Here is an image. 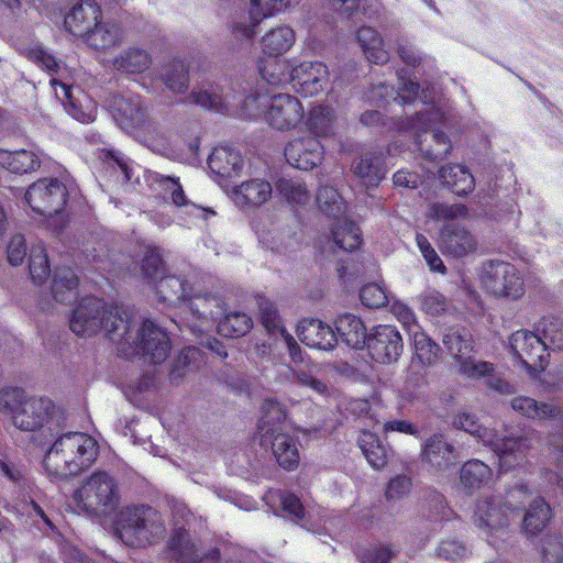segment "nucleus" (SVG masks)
I'll return each mask as SVG.
<instances>
[{"label":"nucleus","instance_id":"1","mask_svg":"<svg viewBox=\"0 0 563 563\" xmlns=\"http://www.w3.org/2000/svg\"><path fill=\"white\" fill-rule=\"evenodd\" d=\"M77 335H93L104 330L115 342L132 343L154 363H162L169 354L170 344L165 331L151 320L143 321L136 336L132 335L133 313L126 308L107 306L96 297L85 298L74 310L69 321Z\"/></svg>","mask_w":563,"mask_h":563},{"label":"nucleus","instance_id":"2","mask_svg":"<svg viewBox=\"0 0 563 563\" xmlns=\"http://www.w3.org/2000/svg\"><path fill=\"white\" fill-rule=\"evenodd\" d=\"M99 455L97 440L85 432H65L55 437L43 459L45 473L55 479L76 476L90 468Z\"/></svg>","mask_w":563,"mask_h":563},{"label":"nucleus","instance_id":"3","mask_svg":"<svg viewBox=\"0 0 563 563\" xmlns=\"http://www.w3.org/2000/svg\"><path fill=\"white\" fill-rule=\"evenodd\" d=\"M453 424L489 446L498 456L500 471L507 472L523 462L529 449L526 438L501 435L493 429L481 426L474 415L465 411L459 412L453 418Z\"/></svg>","mask_w":563,"mask_h":563},{"label":"nucleus","instance_id":"4","mask_svg":"<svg viewBox=\"0 0 563 563\" xmlns=\"http://www.w3.org/2000/svg\"><path fill=\"white\" fill-rule=\"evenodd\" d=\"M120 499L118 482L103 471L93 472L81 482L73 494L76 507L95 517H107L114 512Z\"/></svg>","mask_w":563,"mask_h":563},{"label":"nucleus","instance_id":"5","mask_svg":"<svg viewBox=\"0 0 563 563\" xmlns=\"http://www.w3.org/2000/svg\"><path fill=\"white\" fill-rule=\"evenodd\" d=\"M243 111L251 117L263 114L272 128L280 131L295 129L303 119L302 103L289 93L249 96Z\"/></svg>","mask_w":563,"mask_h":563},{"label":"nucleus","instance_id":"6","mask_svg":"<svg viewBox=\"0 0 563 563\" xmlns=\"http://www.w3.org/2000/svg\"><path fill=\"white\" fill-rule=\"evenodd\" d=\"M113 118L128 133L151 146L165 139L163 126L147 114V108L139 96L114 98Z\"/></svg>","mask_w":563,"mask_h":563},{"label":"nucleus","instance_id":"7","mask_svg":"<svg viewBox=\"0 0 563 563\" xmlns=\"http://www.w3.org/2000/svg\"><path fill=\"white\" fill-rule=\"evenodd\" d=\"M118 530L122 540L132 545L151 544L162 538L165 521L151 506H126L119 514Z\"/></svg>","mask_w":563,"mask_h":563},{"label":"nucleus","instance_id":"8","mask_svg":"<svg viewBox=\"0 0 563 563\" xmlns=\"http://www.w3.org/2000/svg\"><path fill=\"white\" fill-rule=\"evenodd\" d=\"M551 323L543 330V339L533 332L519 330L511 334L509 344L515 356L527 367L543 368L548 349H563V333Z\"/></svg>","mask_w":563,"mask_h":563},{"label":"nucleus","instance_id":"9","mask_svg":"<svg viewBox=\"0 0 563 563\" xmlns=\"http://www.w3.org/2000/svg\"><path fill=\"white\" fill-rule=\"evenodd\" d=\"M443 345L454 360L457 373L470 379H481L494 372V364L475 360L474 342L470 333L450 331L443 336Z\"/></svg>","mask_w":563,"mask_h":563},{"label":"nucleus","instance_id":"10","mask_svg":"<svg viewBox=\"0 0 563 563\" xmlns=\"http://www.w3.org/2000/svg\"><path fill=\"white\" fill-rule=\"evenodd\" d=\"M63 417L55 404L45 397H26L15 409L13 426L22 431H36L47 427L51 432L60 429Z\"/></svg>","mask_w":563,"mask_h":563},{"label":"nucleus","instance_id":"11","mask_svg":"<svg viewBox=\"0 0 563 563\" xmlns=\"http://www.w3.org/2000/svg\"><path fill=\"white\" fill-rule=\"evenodd\" d=\"M482 286L495 297L518 299L525 294L520 272L510 263L492 261L483 265Z\"/></svg>","mask_w":563,"mask_h":563},{"label":"nucleus","instance_id":"12","mask_svg":"<svg viewBox=\"0 0 563 563\" xmlns=\"http://www.w3.org/2000/svg\"><path fill=\"white\" fill-rule=\"evenodd\" d=\"M67 189L56 178H43L33 183L25 192V201L33 212L52 216L66 205Z\"/></svg>","mask_w":563,"mask_h":563},{"label":"nucleus","instance_id":"13","mask_svg":"<svg viewBox=\"0 0 563 563\" xmlns=\"http://www.w3.org/2000/svg\"><path fill=\"white\" fill-rule=\"evenodd\" d=\"M517 516L518 512L515 508L503 505L501 498L498 496H490L481 498L474 510L473 523L477 527L481 533L490 542L494 533L505 529L510 516Z\"/></svg>","mask_w":563,"mask_h":563},{"label":"nucleus","instance_id":"14","mask_svg":"<svg viewBox=\"0 0 563 563\" xmlns=\"http://www.w3.org/2000/svg\"><path fill=\"white\" fill-rule=\"evenodd\" d=\"M168 555L175 563H214L220 558L218 549L202 554L198 540L187 530L180 528L172 534L168 541Z\"/></svg>","mask_w":563,"mask_h":563},{"label":"nucleus","instance_id":"15","mask_svg":"<svg viewBox=\"0 0 563 563\" xmlns=\"http://www.w3.org/2000/svg\"><path fill=\"white\" fill-rule=\"evenodd\" d=\"M366 342L371 356L378 363L396 362L404 347L399 331L388 324L376 327Z\"/></svg>","mask_w":563,"mask_h":563},{"label":"nucleus","instance_id":"16","mask_svg":"<svg viewBox=\"0 0 563 563\" xmlns=\"http://www.w3.org/2000/svg\"><path fill=\"white\" fill-rule=\"evenodd\" d=\"M328 80L327 65L321 62H302L295 65L290 84L299 95L312 97L325 88Z\"/></svg>","mask_w":563,"mask_h":563},{"label":"nucleus","instance_id":"17","mask_svg":"<svg viewBox=\"0 0 563 563\" xmlns=\"http://www.w3.org/2000/svg\"><path fill=\"white\" fill-rule=\"evenodd\" d=\"M261 444L269 446L279 466L287 471L295 470L300 461L297 438L290 434L289 427L278 431L261 434Z\"/></svg>","mask_w":563,"mask_h":563},{"label":"nucleus","instance_id":"18","mask_svg":"<svg viewBox=\"0 0 563 563\" xmlns=\"http://www.w3.org/2000/svg\"><path fill=\"white\" fill-rule=\"evenodd\" d=\"M280 12L277 0H251L247 14L233 21L231 31L236 38L252 40L260 23Z\"/></svg>","mask_w":563,"mask_h":563},{"label":"nucleus","instance_id":"19","mask_svg":"<svg viewBox=\"0 0 563 563\" xmlns=\"http://www.w3.org/2000/svg\"><path fill=\"white\" fill-rule=\"evenodd\" d=\"M285 157L289 165L309 170L321 163L322 146L316 137H299L285 147Z\"/></svg>","mask_w":563,"mask_h":563},{"label":"nucleus","instance_id":"20","mask_svg":"<svg viewBox=\"0 0 563 563\" xmlns=\"http://www.w3.org/2000/svg\"><path fill=\"white\" fill-rule=\"evenodd\" d=\"M439 246L445 255L463 257L476 251L477 239L462 225L448 224L441 229Z\"/></svg>","mask_w":563,"mask_h":563},{"label":"nucleus","instance_id":"21","mask_svg":"<svg viewBox=\"0 0 563 563\" xmlns=\"http://www.w3.org/2000/svg\"><path fill=\"white\" fill-rule=\"evenodd\" d=\"M100 19V7L91 0H86L73 7L65 16L64 24L70 33L84 40Z\"/></svg>","mask_w":563,"mask_h":563},{"label":"nucleus","instance_id":"22","mask_svg":"<svg viewBox=\"0 0 563 563\" xmlns=\"http://www.w3.org/2000/svg\"><path fill=\"white\" fill-rule=\"evenodd\" d=\"M297 334L303 344L318 350L330 351L338 342L332 328L318 319L302 320Z\"/></svg>","mask_w":563,"mask_h":563},{"label":"nucleus","instance_id":"23","mask_svg":"<svg viewBox=\"0 0 563 563\" xmlns=\"http://www.w3.org/2000/svg\"><path fill=\"white\" fill-rule=\"evenodd\" d=\"M124 38L123 29L114 22L102 21L85 36L84 42L97 51H108L119 45Z\"/></svg>","mask_w":563,"mask_h":563},{"label":"nucleus","instance_id":"24","mask_svg":"<svg viewBox=\"0 0 563 563\" xmlns=\"http://www.w3.org/2000/svg\"><path fill=\"white\" fill-rule=\"evenodd\" d=\"M511 408L519 415L538 420H560L563 418V409L554 404L539 402L527 396H518L511 399Z\"/></svg>","mask_w":563,"mask_h":563},{"label":"nucleus","instance_id":"25","mask_svg":"<svg viewBox=\"0 0 563 563\" xmlns=\"http://www.w3.org/2000/svg\"><path fill=\"white\" fill-rule=\"evenodd\" d=\"M422 461L438 468L455 463L454 448L443 435L434 434L426 440L421 449Z\"/></svg>","mask_w":563,"mask_h":563},{"label":"nucleus","instance_id":"26","mask_svg":"<svg viewBox=\"0 0 563 563\" xmlns=\"http://www.w3.org/2000/svg\"><path fill=\"white\" fill-rule=\"evenodd\" d=\"M208 166L212 173L230 178L239 175L243 167V159L238 151L229 146H220L209 155Z\"/></svg>","mask_w":563,"mask_h":563},{"label":"nucleus","instance_id":"27","mask_svg":"<svg viewBox=\"0 0 563 563\" xmlns=\"http://www.w3.org/2000/svg\"><path fill=\"white\" fill-rule=\"evenodd\" d=\"M261 77L268 85L280 87L290 84L295 65L289 59L266 56L257 63Z\"/></svg>","mask_w":563,"mask_h":563},{"label":"nucleus","instance_id":"28","mask_svg":"<svg viewBox=\"0 0 563 563\" xmlns=\"http://www.w3.org/2000/svg\"><path fill=\"white\" fill-rule=\"evenodd\" d=\"M273 195L269 181L254 178L242 183L235 190V202L241 206L260 207L267 202Z\"/></svg>","mask_w":563,"mask_h":563},{"label":"nucleus","instance_id":"29","mask_svg":"<svg viewBox=\"0 0 563 563\" xmlns=\"http://www.w3.org/2000/svg\"><path fill=\"white\" fill-rule=\"evenodd\" d=\"M352 170L364 185L377 186L386 174L382 153H365L352 164Z\"/></svg>","mask_w":563,"mask_h":563},{"label":"nucleus","instance_id":"30","mask_svg":"<svg viewBox=\"0 0 563 563\" xmlns=\"http://www.w3.org/2000/svg\"><path fill=\"white\" fill-rule=\"evenodd\" d=\"M295 42L296 34L294 30L283 25L266 32L261 38V47L266 56L279 57L287 53Z\"/></svg>","mask_w":563,"mask_h":563},{"label":"nucleus","instance_id":"31","mask_svg":"<svg viewBox=\"0 0 563 563\" xmlns=\"http://www.w3.org/2000/svg\"><path fill=\"white\" fill-rule=\"evenodd\" d=\"M335 329L342 341L353 349H362L367 339L363 321L354 314L343 313L335 320Z\"/></svg>","mask_w":563,"mask_h":563},{"label":"nucleus","instance_id":"32","mask_svg":"<svg viewBox=\"0 0 563 563\" xmlns=\"http://www.w3.org/2000/svg\"><path fill=\"white\" fill-rule=\"evenodd\" d=\"M357 41L366 56L374 64H385L389 59V53L385 48L379 33L371 26H362L356 33Z\"/></svg>","mask_w":563,"mask_h":563},{"label":"nucleus","instance_id":"33","mask_svg":"<svg viewBox=\"0 0 563 563\" xmlns=\"http://www.w3.org/2000/svg\"><path fill=\"white\" fill-rule=\"evenodd\" d=\"M223 306V300L219 296L196 295L189 299L187 308L192 317H196L203 323H209L222 314Z\"/></svg>","mask_w":563,"mask_h":563},{"label":"nucleus","instance_id":"34","mask_svg":"<svg viewBox=\"0 0 563 563\" xmlns=\"http://www.w3.org/2000/svg\"><path fill=\"white\" fill-rule=\"evenodd\" d=\"M0 165L14 174H25L35 170L40 166V159L32 150H1Z\"/></svg>","mask_w":563,"mask_h":563},{"label":"nucleus","instance_id":"35","mask_svg":"<svg viewBox=\"0 0 563 563\" xmlns=\"http://www.w3.org/2000/svg\"><path fill=\"white\" fill-rule=\"evenodd\" d=\"M439 174L442 183L459 196L467 195L474 188V177L463 165L443 166Z\"/></svg>","mask_w":563,"mask_h":563},{"label":"nucleus","instance_id":"36","mask_svg":"<svg viewBox=\"0 0 563 563\" xmlns=\"http://www.w3.org/2000/svg\"><path fill=\"white\" fill-rule=\"evenodd\" d=\"M151 64V55L139 47H129L113 59V67L128 74H140L148 69Z\"/></svg>","mask_w":563,"mask_h":563},{"label":"nucleus","instance_id":"37","mask_svg":"<svg viewBox=\"0 0 563 563\" xmlns=\"http://www.w3.org/2000/svg\"><path fill=\"white\" fill-rule=\"evenodd\" d=\"M335 115L332 108L328 106H316L307 115L305 124L316 136L327 137L334 134Z\"/></svg>","mask_w":563,"mask_h":563},{"label":"nucleus","instance_id":"38","mask_svg":"<svg viewBox=\"0 0 563 563\" xmlns=\"http://www.w3.org/2000/svg\"><path fill=\"white\" fill-rule=\"evenodd\" d=\"M78 278L74 271L67 267L54 272L52 292L59 302H71L77 297Z\"/></svg>","mask_w":563,"mask_h":563},{"label":"nucleus","instance_id":"39","mask_svg":"<svg viewBox=\"0 0 563 563\" xmlns=\"http://www.w3.org/2000/svg\"><path fill=\"white\" fill-rule=\"evenodd\" d=\"M358 445L373 468L380 470L387 464L388 449L380 443L375 433L363 431L358 439Z\"/></svg>","mask_w":563,"mask_h":563},{"label":"nucleus","instance_id":"40","mask_svg":"<svg viewBox=\"0 0 563 563\" xmlns=\"http://www.w3.org/2000/svg\"><path fill=\"white\" fill-rule=\"evenodd\" d=\"M493 472L488 465L479 460H470L461 468L460 479L465 488H481L490 482Z\"/></svg>","mask_w":563,"mask_h":563},{"label":"nucleus","instance_id":"41","mask_svg":"<svg viewBox=\"0 0 563 563\" xmlns=\"http://www.w3.org/2000/svg\"><path fill=\"white\" fill-rule=\"evenodd\" d=\"M262 417L258 423L260 433H266V431H278L284 428H288L285 423L286 411L284 407L274 399H265L262 404Z\"/></svg>","mask_w":563,"mask_h":563},{"label":"nucleus","instance_id":"42","mask_svg":"<svg viewBox=\"0 0 563 563\" xmlns=\"http://www.w3.org/2000/svg\"><path fill=\"white\" fill-rule=\"evenodd\" d=\"M332 236L334 244L345 252L356 250L362 243L360 229L347 220H340L333 225Z\"/></svg>","mask_w":563,"mask_h":563},{"label":"nucleus","instance_id":"43","mask_svg":"<svg viewBox=\"0 0 563 563\" xmlns=\"http://www.w3.org/2000/svg\"><path fill=\"white\" fill-rule=\"evenodd\" d=\"M327 2L334 11L346 15L361 12L367 18H373L380 10L378 0H327Z\"/></svg>","mask_w":563,"mask_h":563},{"label":"nucleus","instance_id":"44","mask_svg":"<svg viewBox=\"0 0 563 563\" xmlns=\"http://www.w3.org/2000/svg\"><path fill=\"white\" fill-rule=\"evenodd\" d=\"M551 518L549 505L541 498L536 499L523 518V526L528 533L534 536L542 531Z\"/></svg>","mask_w":563,"mask_h":563},{"label":"nucleus","instance_id":"45","mask_svg":"<svg viewBox=\"0 0 563 563\" xmlns=\"http://www.w3.org/2000/svg\"><path fill=\"white\" fill-rule=\"evenodd\" d=\"M253 327L252 319L243 312H231L218 324V332L227 338L245 335Z\"/></svg>","mask_w":563,"mask_h":563},{"label":"nucleus","instance_id":"46","mask_svg":"<svg viewBox=\"0 0 563 563\" xmlns=\"http://www.w3.org/2000/svg\"><path fill=\"white\" fill-rule=\"evenodd\" d=\"M277 190L294 206H306L311 200L307 186L300 180L282 178L277 183Z\"/></svg>","mask_w":563,"mask_h":563},{"label":"nucleus","instance_id":"47","mask_svg":"<svg viewBox=\"0 0 563 563\" xmlns=\"http://www.w3.org/2000/svg\"><path fill=\"white\" fill-rule=\"evenodd\" d=\"M156 292L159 300L175 305L184 300L185 284L178 277L165 276L157 282Z\"/></svg>","mask_w":563,"mask_h":563},{"label":"nucleus","instance_id":"48","mask_svg":"<svg viewBox=\"0 0 563 563\" xmlns=\"http://www.w3.org/2000/svg\"><path fill=\"white\" fill-rule=\"evenodd\" d=\"M29 269L31 278L36 284L44 283L51 273L47 254L43 245L32 246L29 260Z\"/></svg>","mask_w":563,"mask_h":563},{"label":"nucleus","instance_id":"49","mask_svg":"<svg viewBox=\"0 0 563 563\" xmlns=\"http://www.w3.org/2000/svg\"><path fill=\"white\" fill-rule=\"evenodd\" d=\"M317 201L325 214L339 218L344 213V202L338 190L331 186H323L317 194Z\"/></svg>","mask_w":563,"mask_h":563},{"label":"nucleus","instance_id":"50","mask_svg":"<svg viewBox=\"0 0 563 563\" xmlns=\"http://www.w3.org/2000/svg\"><path fill=\"white\" fill-rule=\"evenodd\" d=\"M412 336L415 354L421 364L429 365L434 362L438 356V345L423 332L413 331Z\"/></svg>","mask_w":563,"mask_h":563},{"label":"nucleus","instance_id":"51","mask_svg":"<svg viewBox=\"0 0 563 563\" xmlns=\"http://www.w3.org/2000/svg\"><path fill=\"white\" fill-rule=\"evenodd\" d=\"M191 97L195 103L206 109L219 111L223 107L222 93L218 86L209 85L208 87L194 90Z\"/></svg>","mask_w":563,"mask_h":563},{"label":"nucleus","instance_id":"52","mask_svg":"<svg viewBox=\"0 0 563 563\" xmlns=\"http://www.w3.org/2000/svg\"><path fill=\"white\" fill-rule=\"evenodd\" d=\"M360 299L368 308H380L389 301V296L382 285L372 283L362 287Z\"/></svg>","mask_w":563,"mask_h":563},{"label":"nucleus","instance_id":"53","mask_svg":"<svg viewBox=\"0 0 563 563\" xmlns=\"http://www.w3.org/2000/svg\"><path fill=\"white\" fill-rule=\"evenodd\" d=\"M261 320L265 329L272 334L282 335V329H285L280 322L275 305L267 300L261 299L258 301Z\"/></svg>","mask_w":563,"mask_h":563},{"label":"nucleus","instance_id":"54","mask_svg":"<svg viewBox=\"0 0 563 563\" xmlns=\"http://www.w3.org/2000/svg\"><path fill=\"white\" fill-rule=\"evenodd\" d=\"M201 362V351L195 346H187L181 351L180 355L176 360L173 375L183 376L186 374L185 368H188V371H194L199 367Z\"/></svg>","mask_w":563,"mask_h":563},{"label":"nucleus","instance_id":"55","mask_svg":"<svg viewBox=\"0 0 563 563\" xmlns=\"http://www.w3.org/2000/svg\"><path fill=\"white\" fill-rule=\"evenodd\" d=\"M165 85L174 92L181 93L188 87L187 69L183 62H175L164 75Z\"/></svg>","mask_w":563,"mask_h":563},{"label":"nucleus","instance_id":"56","mask_svg":"<svg viewBox=\"0 0 563 563\" xmlns=\"http://www.w3.org/2000/svg\"><path fill=\"white\" fill-rule=\"evenodd\" d=\"M466 208L462 205H448L435 202L431 203L427 211V217L435 221H444L465 217Z\"/></svg>","mask_w":563,"mask_h":563},{"label":"nucleus","instance_id":"57","mask_svg":"<svg viewBox=\"0 0 563 563\" xmlns=\"http://www.w3.org/2000/svg\"><path fill=\"white\" fill-rule=\"evenodd\" d=\"M27 396L20 388H3L0 389V411L10 413L13 421L15 409L21 408Z\"/></svg>","mask_w":563,"mask_h":563},{"label":"nucleus","instance_id":"58","mask_svg":"<svg viewBox=\"0 0 563 563\" xmlns=\"http://www.w3.org/2000/svg\"><path fill=\"white\" fill-rule=\"evenodd\" d=\"M437 554L448 561H457L468 555V549L456 539H444L437 548Z\"/></svg>","mask_w":563,"mask_h":563},{"label":"nucleus","instance_id":"59","mask_svg":"<svg viewBox=\"0 0 563 563\" xmlns=\"http://www.w3.org/2000/svg\"><path fill=\"white\" fill-rule=\"evenodd\" d=\"M142 272L148 279H156L164 273L162 257L157 250L146 251L142 261Z\"/></svg>","mask_w":563,"mask_h":563},{"label":"nucleus","instance_id":"60","mask_svg":"<svg viewBox=\"0 0 563 563\" xmlns=\"http://www.w3.org/2000/svg\"><path fill=\"white\" fill-rule=\"evenodd\" d=\"M398 77H399V91H398V96L395 98V100H397L398 98L404 102V103H410V102H413L415 100H421L422 103H426L427 102V97L426 96H422V93L420 95L419 93V85L410 79H406L404 76H402V73L400 71L398 74Z\"/></svg>","mask_w":563,"mask_h":563},{"label":"nucleus","instance_id":"61","mask_svg":"<svg viewBox=\"0 0 563 563\" xmlns=\"http://www.w3.org/2000/svg\"><path fill=\"white\" fill-rule=\"evenodd\" d=\"M421 309L431 316H438L446 309L445 298L435 290H430L420 297Z\"/></svg>","mask_w":563,"mask_h":563},{"label":"nucleus","instance_id":"62","mask_svg":"<svg viewBox=\"0 0 563 563\" xmlns=\"http://www.w3.org/2000/svg\"><path fill=\"white\" fill-rule=\"evenodd\" d=\"M396 553L391 545H374L362 555V563H390Z\"/></svg>","mask_w":563,"mask_h":563},{"label":"nucleus","instance_id":"63","mask_svg":"<svg viewBox=\"0 0 563 563\" xmlns=\"http://www.w3.org/2000/svg\"><path fill=\"white\" fill-rule=\"evenodd\" d=\"M410 488L411 479L406 475H397L389 481L385 495L388 500H398L404 498Z\"/></svg>","mask_w":563,"mask_h":563},{"label":"nucleus","instance_id":"64","mask_svg":"<svg viewBox=\"0 0 563 563\" xmlns=\"http://www.w3.org/2000/svg\"><path fill=\"white\" fill-rule=\"evenodd\" d=\"M543 559L547 563L563 562V541L559 537H548L543 540Z\"/></svg>","mask_w":563,"mask_h":563}]
</instances>
